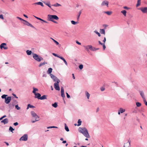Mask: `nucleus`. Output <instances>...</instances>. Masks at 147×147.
<instances>
[{"label": "nucleus", "instance_id": "28", "mask_svg": "<svg viewBox=\"0 0 147 147\" xmlns=\"http://www.w3.org/2000/svg\"><path fill=\"white\" fill-rule=\"evenodd\" d=\"M65 129L66 130V131L67 132L69 131V129L68 128V127L66 125V123L65 124Z\"/></svg>", "mask_w": 147, "mask_h": 147}, {"label": "nucleus", "instance_id": "7", "mask_svg": "<svg viewBox=\"0 0 147 147\" xmlns=\"http://www.w3.org/2000/svg\"><path fill=\"white\" fill-rule=\"evenodd\" d=\"M22 23L25 25H26L28 26H30L34 29H36V28L32 24L29 23L26 20H24L23 22H22Z\"/></svg>", "mask_w": 147, "mask_h": 147}, {"label": "nucleus", "instance_id": "37", "mask_svg": "<svg viewBox=\"0 0 147 147\" xmlns=\"http://www.w3.org/2000/svg\"><path fill=\"white\" fill-rule=\"evenodd\" d=\"M7 96V95L3 94L1 96V97L2 99L4 98L5 99V98H7L6 97Z\"/></svg>", "mask_w": 147, "mask_h": 147}, {"label": "nucleus", "instance_id": "50", "mask_svg": "<svg viewBox=\"0 0 147 147\" xmlns=\"http://www.w3.org/2000/svg\"><path fill=\"white\" fill-rule=\"evenodd\" d=\"M16 18H17V19H19V20H20L21 21H23L22 22H24V20H23V19H22V18H20V17H16Z\"/></svg>", "mask_w": 147, "mask_h": 147}, {"label": "nucleus", "instance_id": "39", "mask_svg": "<svg viewBox=\"0 0 147 147\" xmlns=\"http://www.w3.org/2000/svg\"><path fill=\"white\" fill-rule=\"evenodd\" d=\"M47 63H45V62H43V63H41L39 65V67H40L41 66L45 65V64H47Z\"/></svg>", "mask_w": 147, "mask_h": 147}, {"label": "nucleus", "instance_id": "30", "mask_svg": "<svg viewBox=\"0 0 147 147\" xmlns=\"http://www.w3.org/2000/svg\"><path fill=\"white\" fill-rule=\"evenodd\" d=\"M104 13L108 15H110L111 14L112 12L111 11H104Z\"/></svg>", "mask_w": 147, "mask_h": 147}, {"label": "nucleus", "instance_id": "27", "mask_svg": "<svg viewBox=\"0 0 147 147\" xmlns=\"http://www.w3.org/2000/svg\"><path fill=\"white\" fill-rule=\"evenodd\" d=\"M26 53L28 55H30L32 53V52L31 51L27 50L26 51Z\"/></svg>", "mask_w": 147, "mask_h": 147}, {"label": "nucleus", "instance_id": "61", "mask_svg": "<svg viewBox=\"0 0 147 147\" xmlns=\"http://www.w3.org/2000/svg\"><path fill=\"white\" fill-rule=\"evenodd\" d=\"M12 95L14 96L16 98H18V97L16 96V95L15 94H14V93H12Z\"/></svg>", "mask_w": 147, "mask_h": 147}, {"label": "nucleus", "instance_id": "20", "mask_svg": "<svg viewBox=\"0 0 147 147\" xmlns=\"http://www.w3.org/2000/svg\"><path fill=\"white\" fill-rule=\"evenodd\" d=\"M100 32L101 34H105V29H100Z\"/></svg>", "mask_w": 147, "mask_h": 147}, {"label": "nucleus", "instance_id": "43", "mask_svg": "<svg viewBox=\"0 0 147 147\" xmlns=\"http://www.w3.org/2000/svg\"><path fill=\"white\" fill-rule=\"evenodd\" d=\"M15 108L18 110H19L20 109V107L18 106V105H15Z\"/></svg>", "mask_w": 147, "mask_h": 147}, {"label": "nucleus", "instance_id": "57", "mask_svg": "<svg viewBox=\"0 0 147 147\" xmlns=\"http://www.w3.org/2000/svg\"><path fill=\"white\" fill-rule=\"evenodd\" d=\"M66 95H67V97L68 98H70V96L69 95L67 92L66 93Z\"/></svg>", "mask_w": 147, "mask_h": 147}, {"label": "nucleus", "instance_id": "44", "mask_svg": "<svg viewBox=\"0 0 147 147\" xmlns=\"http://www.w3.org/2000/svg\"><path fill=\"white\" fill-rule=\"evenodd\" d=\"M58 128V127H57L54 126H50L49 127H47L48 129H49V128Z\"/></svg>", "mask_w": 147, "mask_h": 147}, {"label": "nucleus", "instance_id": "17", "mask_svg": "<svg viewBox=\"0 0 147 147\" xmlns=\"http://www.w3.org/2000/svg\"><path fill=\"white\" fill-rule=\"evenodd\" d=\"M31 113L32 116L33 117H36L37 115L36 113H35L34 111H31Z\"/></svg>", "mask_w": 147, "mask_h": 147}, {"label": "nucleus", "instance_id": "51", "mask_svg": "<svg viewBox=\"0 0 147 147\" xmlns=\"http://www.w3.org/2000/svg\"><path fill=\"white\" fill-rule=\"evenodd\" d=\"M47 75L45 73V72H44L43 73V75H42V77H46Z\"/></svg>", "mask_w": 147, "mask_h": 147}, {"label": "nucleus", "instance_id": "52", "mask_svg": "<svg viewBox=\"0 0 147 147\" xmlns=\"http://www.w3.org/2000/svg\"><path fill=\"white\" fill-rule=\"evenodd\" d=\"M7 117L6 115H4L0 118V120H2L3 118L5 117Z\"/></svg>", "mask_w": 147, "mask_h": 147}, {"label": "nucleus", "instance_id": "21", "mask_svg": "<svg viewBox=\"0 0 147 147\" xmlns=\"http://www.w3.org/2000/svg\"><path fill=\"white\" fill-rule=\"evenodd\" d=\"M61 59L63 60V61L64 62L65 64L66 65H67V63L66 61L62 57H61L60 58Z\"/></svg>", "mask_w": 147, "mask_h": 147}, {"label": "nucleus", "instance_id": "40", "mask_svg": "<svg viewBox=\"0 0 147 147\" xmlns=\"http://www.w3.org/2000/svg\"><path fill=\"white\" fill-rule=\"evenodd\" d=\"M52 54L54 56H55V57H56L59 58H60L61 57V56H59V55H58L57 54L55 53H53Z\"/></svg>", "mask_w": 147, "mask_h": 147}, {"label": "nucleus", "instance_id": "53", "mask_svg": "<svg viewBox=\"0 0 147 147\" xmlns=\"http://www.w3.org/2000/svg\"><path fill=\"white\" fill-rule=\"evenodd\" d=\"M61 96L63 98H65V97L64 93H61Z\"/></svg>", "mask_w": 147, "mask_h": 147}, {"label": "nucleus", "instance_id": "23", "mask_svg": "<svg viewBox=\"0 0 147 147\" xmlns=\"http://www.w3.org/2000/svg\"><path fill=\"white\" fill-rule=\"evenodd\" d=\"M85 94L87 98L88 99H89L90 96V94L87 91L85 92Z\"/></svg>", "mask_w": 147, "mask_h": 147}, {"label": "nucleus", "instance_id": "56", "mask_svg": "<svg viewBox=\"0 0 147 147\" xmlns=\"http://www.w3.org/2000/svg\"><path fill=\"white\" fill-rule=\"evenodd\" d=\"M35 118L36 119L35 120H38V121L39 120V117L38 115H37L36 117H35Z\"/></svg>", "mask_w": 147, "mask_h": 147}, {"label": "nucleus", "instance_id": "19", "mask_svg": "<svg viewBox=\"0 0 147 147\" xmlns=\"http://www.w3.org/2000/svg\"><path fill=\"white\" fill-rule=\"evenodd\" d=\"M34 4H37L38 5H40L42 7H43L44 5L43 3L41 2H38L36 3H34Z\"/></svg>", "mask_w": 147, "mask_h": 147}, {"label": "nucleus", "instance_id": "62", "mask_svg": "<svg viewBox=\"0 0 147 147\" xmlns=\"http://www.w3.org/2000/svg\"><path fill=\"white\" fill-rule=\"evenodd\" d=\"M106 41V38L105 37L104 38V40H103V43L105 44V42Z\"/></svg>", "mask_w": 147, "mask_h": 147}, {"label": "nucleus", "instance_id": "49", "mask_svg": "<svg viewBox=\"0 0 147 147\" xmlns=\"http://www.w3.org/2000/svg\"><path fill=\"white\" fill-rule=\"evenodd\" d=\"M28 105V107H29V108H34L35 107L34 106L30 104H29Z\"/></svg>", "mask_w": 147, "mask_h": 147}, {"label": "nucleus", "instance_id": "54", "mask_svg": "<svg viewBox=\"0 0 147 147\" xmlns=\"http://www.w3.org/2000/svg\"><path fill=\"white\" fill-rule=\"evenodd\" d=\"M102 45V46H103V50H105V48H106V47L105 45V44L103 43Z\"/></svg>", "mask_w": 147, "mask_h": 147}, {"label": "nucleus", "instance_id": "1", "mask_svg": "<svg viewBox=\"0 0 147 147\" xmlns=\"http://www.w3.org/2000/svg\"><path fill=\"white\" fill-rule=\"evenodd\" d=\"M79 132L82 134L87 138L90 137L88 130L86 127H80L79 128Z\"/></svg>", "mask_w": 147, "mask_h": 147}, {"label": "nucleus", "instance_id": "9", "mask_svg": "<svg viewBox=\"0 0 147 147\" xmlns=\"http://www.w3.org/2000/svg\"><path fill=\"white\" fill-rule=\"evenodd\" d=\"M138 9L141 10L143 13H147V7H140Z\"/></svg>", "mask_w": 147, "mask_h": 147}, {"label": "nucleus", "instance_id": "41", "mask_svg": "<svg viewBox=\"0 0 147 147\" xmlns=\"http://www.w3.org/2000/svg\"><path fill=\"white\" fill-rule=\"evenodd\" d=\"M45 4L48 6L49 7L51 8V5L50 3H44Z\"/></svg>", "mask_w": 147, "mask_h": 147}, {"label": "nucleus", "instance_id": "18", "mask_svg": "<svg viewBox=\"0 0 147 147\" xmlns=\"http://www.w3.org/2000/svg\"><path fill=\"white\" fill-rule=\"evenodd\" d=\"M33 88V91H32V92L35 95L37 93V92H36V91H38V90L37 88H36L34 87Z\"/></svg>", "mask_w": 147, "mask_h": 147}, {"label": "nucleus", "instance_id": "13", "mask_svg": "<svg viewBox=\"0 0 147 147\" xmlns=\"http://www.w3.org/2000/svg\"><path fill=\"white\" fill-rule=\"evenodd\" d=\"M109 2L107 1H102L101 3V5L104 6L106 5L107 7L108 6Z\"/></svg>", "mask_w": 147, "mask_h": 147}, {"label": "nucleus", "instance_id": "60", "mask_svg": "<svg viewBox=\"0 0 147 147\" xmlns=\"http://www.w3.org/2000/svg\"><path fill=\"white\" fill-rule=\"evenodd\" d=\"M13 124L14 126H16L18 125V123L17 122H16L14 123Z\"/></svg>", "mask_w": 147, "mask_h": 147}, {"label": "nucleus", "instance_id": "5", "mask_svg": "<svg viewBox=\"0 0 147 147\" xmlns=\"http://www.w3.org/2000/svg\"><path fill=\"white\" fill-rule=\"evenodd\" d=\"M60 82V80H58L56 83H55L54 84V87L56 90L59 91L60 90V87L59 86V83Z\"/></svg>", "mask_w": 147, "mask_h": 147}, {"label": "nucleus", "instance_id": "64", "mask_svg": "<svg viewBox=\"0 0 147 147\" xmlns=\"http://www.w3.org/2000/svg\"><path fill=\"white\" fill-rule=\"evenodd\" d=\"M76 43H77L79 45H81V43L80 42H79L78 41H76Z\"/></svg>", "mask_w": 147, "mask_h": 147}, {"label": "nucleus", "instance_id": "25", "mask_svg": "<svg viewBox=\"0 0 147 147\" xmlns=\"http://www.w3.org/2000/svg\"><path fill=\"white\" fill-rule=\"evenodd\" d=\"M52 106L55 108H56L58 106L57 103L55 102L53 104H52Z\"/></svg>", "mask_w": 147, "mask_h": 147}, {"label": "nucleus", "instance_id": "10", "mask_svg": "<svg viewBox=\"0 0 147 147\" xmlns=\"http://www.w3.org/2000/svg\"><path fill=\"white\" fill-rule=\"evenodd\" d=\"M85 49L87 50V51H89V49L90 50L92 51V50L93 47L90 45H88L86 46H84Z\"/></svg>", "mask_w": 147, "mask_h": 147}, {"label": "nucleus", "instance_id": "12", "mask_svg": "<svg viewBox=\"0 0 147 147\" xmlns=\"http://www.w3.org/2000/svg\"><path fill=\"white\" fill-rule=\"evenodd\" d=\"M11 97L9 96L5 98V102L7 104H8L11 100Z\"/></svg>", "mask_w": 147, "mask_h": 147}, {"label": "nucleus", "instance_id": "29", "mask_svg": "<svg viewBox=\"0 0 147 147\" xmlns=\"http://www.w3.org/2000/svg\"><path fill=\"white\" fill-rule=\"evenodd\" d=\"M82 122V121H81L80 119H78V125H77L78 126L80 125L81 124Z\"/></svg>", "mask_w": 147, "mask_h": 147}, {"label": "nucleus", "instance_id": "8", "mask_svg": "<svg viewBox=\"0 0 147 147\" xmlns=\"http://www.w3.org/2000/svg\"><path fill=\"white\" fill-rule=\"evenodd\" d=\"M50 76L54 81L57 82L58 80H59L56 76L53 74H51Z\"/></svg>", "mask_w": 147, "mask_h": 147}, {"label": "nucleus", "instance_id": "45", "mask_svg": "<svg viewBox=\"0 0 147 147\" xmlns=\"http://www.w3.org/2000/svg\"><path fill=\"white\" fill-rule=\"evenodd\" d=\"M81 13H82L81 11H80L79 12L78 15V17H77L78 20L79 19L80 16V15L81 14Z\"/></svg>", "mask_w": 147, "mask_h": 147}, {"label": "nucleus", "instance_id": "36", "mask_svg": "<svg viewBox=\"0 0 147 147\" xmlns=\"http://www.w3.org/2000/svg\"><path fill=\"white\" fill-rule=\"evenodd\" d=\"M52 5L55 7H58L59 6H61V5L58 3H56Z\"/></svg>", "mask_w": 147, "mask_h": 147}, {"label": "nucleus", "instance_id": "16", "mask_svg": "<svg viewBox=\"0 0 147 147\" xmlns=\"http://www.w3.org/2000/svg\"><path fill=\"white\" fill-rule=\"evenodd\" d=\"M53 69L52 68L50 67L48 69V70L47 71V72L48 74H50L52 72Z\"/></svg>", "mask_w": 147, "mask_h": 147}, {"label": "nucleus", "instance_id": "31", "mask_svg": "<svg viewBox=\"0 0 147 147\" xmlns=\"http://www.w3.org/2000/svg\"><path fill=\"white\" fill-rule=\"evenodd\" d=\"M141 3V0H138L137 1V3L136 5V7H138L140 6Z\"/></svg>", "mask_w": 147, "mask_h": 147}, {"label": "nucleus", "instance_id": "35", "mask_svg": "<svg viewBox=\"0 0 147 147\" xmlns=\"http://www.w3.org/2000/svg\"><path fill=\"white\" fill-rule=\"evenodd\" d=\"M136 104L137 107H140L141 105V104L140 102H136Z\"/></svg>", "mask_w": 147, "mask_h": 147}, {"label": "nucleus", "instance_id": "32", "mask_svg": "<svg viewBox=\"0 0 147 147\" xmlns=\"http://www.w3.org/2000/svg\"><path fill=\"white\" fill-rule=\"evenodd\" d=\"M51 39L57 45H59V43L56 40H55L53 38H51Z\"/></svg>", "mask_w": 147, "mask_h": 147}, {"label": "nucleus", "instance_id": "55", "mask_svg": "<svg viewBox=\"0 0 147 147\" xmlns=\"http://www.w3.org/2000/svg\"><path fill=\"white\" fill-rule=\"evenodd\" d=\"M0 18L2 20L4 19V18H3V15L2 14L0 15Z\"/></svg>", "mask_w": 147, "mask_h": 147}, {"label": "nucleus", "instance_id": "63", "mask_svg": "<svg viewBox=\"0 0 147 147\" xmlns=\"http://www.w3.org/2000/svg\"><path fill=\"white\" fill-rule=\"evenodd\" d=\"M105 88L103 87H102L100 88V90L102 91H103L105 90Z\"/></svg>", "mask_w": 147, "mask_h": 147}, {"label": "nucleus", "instance_id": "59", "mask_svg": "<svg viewBox=\"0 0 147 147\" xmlns=\"http://www.w3.org/2000/svg\"><path fill=\"white\" fill-rule=\"evenodd\" d=\"M108 26V25L107 24H103V26L104 27L105 29H106V27Z\"/></svg>", "mask_w": 147, "mask_h": 147}, {"label": "nucleus", "instance_id": "33", "mask_svg": "<svg viewBox=\"0 0 147 147\" xmlns=\"http://www.w3.org/2000/svg\"><path fill=\"white\" fill-rule=\"evenodd\" d=\"M119 111L121 113H123L125 111V109H123L122 108H120Z\"/></svg>", "mask_w": 147, "mask_h": 147}, {"label": "nucleus", "instance_id": "3", "mask_svg": "<svg viewBox=\"0 0 147 147\" xmlns=\"http://www.w3.org/2000/svg\"><path fill=\"white\" fill-rule=\"evenodd\" d=\"M140 95L143 98L144 102L146 105L147 106V102L146 101V98H145L144 93L142 91H139Z\"/></svg>", "mask_w": 147, "mask_h": 147}, {"label": "nucleus", "instance_id": "15", "mask_svg": "<svg viewBox=\"0 0 147 147\" xmlns=\"http://www.w3.org/2000/svg\"><path fill=\"white\" fill-rule=\"evenodd\" d=\"M9 122L8 119L7 118H5L1 121V122L3 123L4 124L8 123Z\"/></svg>", "mask_w": 147, "mask_h": 147}, {"label": "nucleus", "instance_id": "6", "mask_svg": "<svg viewBox=\"0 0 147 147\" xmlns=\"http://www.w3.org/2000/svg\"><path fill=\"white\" fill-rule=\"evenodd\" d=\"M28 136L27 134H25L23 136L20 138V140L26 141L27 140Z\"/></svg>", "mask_w": 147, "mask_h": 147}, {"label": "nucleus", "instance_id": "22", "mask_svg": "<svg viewBox=\"0 0 147 147\" xmlns=\"http://www.w3.org/2000/svg\"><path fill=\"white\" fill-rule=\"evenodd\" d=\"M47 96L46 95H43L41 97L40 100H43L45 99H47Z\"/></svg>", "mask_w": 147, "mask_h": 147}, {"label": "nucleus", "instance_id": "2", "mask_svg": "<svg viewBox=\"0 0 147 147\" xmlns=\"http://www.w3.org/2000/svg\"><path fill=\"white\" fill-rule=\"evenodd\" d=\"M48 20L49 21H52L54 20H58L59 18L56 15H51L49 14L48 15Z\"/></svg>", "mask_w": 147, "mask_h": 147}, {"label": "nucleus", "instance_id": "4", "mask_svg": "<svg viewBox=\"0 0 147 147\" xmlns=\"http://www.w3.org/2000/svg\"><path fill=\"white\" fill-rule=\"evenodd\" d=\"M33 58L38 62H40V59L39 58L40 56L36 53H32Z\"/></svg>", "mask_w": 147, "mask_h": 147}, {"label": "nucleus", "instance_id": "38", "mask_svg": "<svg viewBox=\"0 0 147 147\" xmlns=\"http://www.w3.org/2000/svg\"><path fill=\"white\" fill-rule=\"evenodd\" d=\"M94 32H95V33H96V34H97L98 35V36L100 37L101 36L99 32H98L96 30H95L94 31Z\"/></svg>", "mask_w": 147, "mask_h": 147}, {"label": "nucleus", "instance_id": "58", "mask_svg": "<svg viewBox=\"0 0 147 147\" xmlns=\"http://www.w3.org/2000/svg\"><path fill=\"white\" fill-rule=\"evenodd\" d=\"M34 17L37 19L38 20H40L41 21L42 20V19H41V18H38V17H36V16H34Z\"/></svg>", "mask_w": 147, "mask_h": 147}, {"label": "nucleus", "instance_id": "46", "mask_svg": "<svg viewBox=\"0 0 147 147\" xmlns=\"http://www.w3.org/2000/svg\"><path fill=\"white\" fill-rule=\"evenodd\" d=\"M71 23H72V24L73 25H75L77 23V22H75L74 21H73V20L71 21Z\"/></svg>", "mask_w": 147, "mask_h": 147}, {"label": "nucleus", "instance_id": "48", "mask_svg": "<svg viewBox=\"0 0 147 147\" xmlns=\"http://www.w3.org/2000/svg\"><path fill=\"white\" fill-rule=\"evenodd\" d=\"M64 93V90L63 88L61 87V93Z\"/></svg>", "mask_w": 147, "mask_h": 147}, {"label": "nucleus", "instance_id": "14", "mask_svg": "<svg viewBox=\"0 0 147 147\" xmlns=\"http://www.w3.org/2000/svg\"><path fill=\"white\" fill-rule=\"evenodd\" d=\"M35 98H37L38 99H40L41 97V95L40 94L38 93H37L35 94Z\"/></svg>", "mask_w": 147, "mask_h": 147}, {"label": "nucleus", "instance_id": "34", "mask_svg": "<svg viewBox=\"0 0 147 147\" xmlns=\"http://www.w3.org/2000/svg\"><path fill=\"white\" fill-rule=\"evenodd\" d=\"M9 130L11 132L13 133V131L14 130V129L11 126H10L9 127Z\"/></svg>", "mask_w": 147, "mask_h": 147}, {"label": "nucleus", "instance_id": "26", "mask_svg": "<svg viewBox=\"0 0 147 147\" xmlns=\"http://www.w3.org/2000/svg\"><path fill=\"white\" fill-rule=\"evenodd\" d=\"M127 147H130V142L128 141V142L125 143V145Z\"/></svg>", "mask_w": 147, "mask_h": 147}, {"label": "nucleus", "instance_id": "11", "mask_svg": "<svg viewBox=\"0 0 147 147\" xmlns=\"http://www.w3.org/2000/svg\"><path fill=\"white\" fill-rule=\"evenodd\" d=\"M4 46H6V43H2L0 46V48L2 49L3 48L4 49H8V47H5Z\"/></svg>", "mask_w": 147, "mask_h": 147}, {"label": "nucleus", "instance_id": "24", "mask_svg": "<svg viewBox=\"0 0 147 147\" xmlns=\"http://www.w3.org/2000/svg\"><path fill=\"white\" fill-rule=\"evenodd\" d=\"M121 12L125 16H126V11L125 10H123L121 11Z\"/></svg>", "mask_w": 147, "mask_h": 147}, {"label": "nucleus", "instance_id": "47", "mask_svg": "<svg viewBox=\"0 0 147 147\" xmlns=\"http://www.w3.org/2000/svg\"><path fill=\"white\" fill-rule=\"evenodd\" d=\"M83 65L82 64L80 65L79 66V68L80 69H82L83 68Z\"/></svg>", "mask_w": 147, "mask_h": 147}, {"label": "nucleus", "instance_id": "42", "mask_svg": "<svg viewBox=\"0 0 147 147\" xmlns=\"http://www.w3.org/2000/svg\"><path fill=\"white\" fill-rule=\"evenodd\" d=\"M99 48H96L95 47H93L92 50V51H96V50H99Z\"/></svg>", "mask_w": 147, "mask_h": 147}]
</instances>
